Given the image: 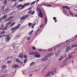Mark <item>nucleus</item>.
I'll return each mask as SVG.
<instances>
[{"label":"nucleus","mask_w":77,"mask_h":77,"mask_svg":"<svg viewBox=\"0 0 77 77\" xmlns=\"http://www.w3.org/2000/svg\"><path fill=\"white\" fill-rule=\"evenodd\" d=\"M56 69L55 68H53L52 69L51 71H48L46 76H45V77H47L48 76L51 77L54 74L56 73Z\"/></svg>","instance_id":"1"},{"label":"nucleus","mask_w":77,"mask_h":77,"mask_svg":"<svg viewBox=\"0 0 77 77\" xmlns=\"http://www.w3.org/2000/svg\"><path fill=\"white\" fill-rule=\"evenodd\" d=\"M30 4V3H26L24 4L23 5H20L16 6V8L22 10L25 7H26L29 5Z\"/></svg>","instance_id":"2"},{"label":"nucleus","mask_w":77,"mask_h":77,"mask_svg":"<svg viewBox=\"0 0 77 77\" xmlns=\"http://www.w3.org/2000/svg\"><path fill=\"white\" fill-rule=\"evenodd\" d=\"M43 14L42 13V11H41L38 14V17H40L43 18Z\"/></svg>","instance_id":"3"},{"label":"nucleus","mask_w":77,"mask_h":77,"mask_svg":"<svg viewBox=\"0 0 77 77\" xmlns=\"http://www.w3.org/2000/svg\"><path fill=\"white\" fill-rule=\"evenodd\" d=\"M20 26V24H19L17 25V26H16L15 27L12 28L11 29V30L17 29Z\"/></svg>","instance_id":"4"},{"label":"nucleus","mask_w":77,"mask_h":77,"mask_svg":"<svg viewBox=\"0 0 77 77\" xmlns=\"http://www.w3.org/2000/svg\"><path fill=\"white\" fill-rule=\"evenodd\" d=\"M29 16V15H26L25 16H24L22 17L21 18L20 20H22L25 19L26 18H27Z\"/></svg>","instance_id":"5"},{"label":"nucleus","mask_w":77,"mask_h":77,"mask_svg":"<svg viewBox=\"0 0 77 77\" xmlns=\"http://www.w3.org/2000/svg\"><path fill=\"white\" fill-rule=\"evenodd\" d=\"M38 54V52H31L29 53V55H33L34 54Z\"/></svg>","instance_id":"6"},{"label":"nucleus","mask_w":77,"mask_h":77,"mask_svg":"<svg viewBox=\"0 0 77 77\" xmlns=\"http://www.w3.org/2000/svg\"><path fill=\"white\" fill-rule=\"evenodd\" d=\"M7 15H5L4 16L2 17V18H1L0 19V22H1L2 19H5L7 17Z\"/></svg>","instance_id":"7"},{"label":"nucleus","mask_w":77,"mask_h":77,"mask_svg":"<svg viewBox=\"0 0 77 77\" xmlns=\"http://www.w3.org/2000/svg\"><path fill=\"white\" fill-rule=\"evenodd\" d=\"M5 38L7 42L9 41L11 39V38L9 36H8Z\"/></svg>","instance_id":"8"},{"label":"nucleus","mask_w":77,"mask_h":77,"mask_svg":"<svg viewBox=\"0 0 77 77\" xmlns=\"http://www.w3.org/2000/svg\"><path fill=\"white\" fill-rule=\"evenodd\" d=\"M34 56L36 58H39L41 57V56L38 54H35V55H34Z\"/></svg>","instance_id":"9"},{"label":"nucleus","mask_w":77,"mask_h":77,"mask_svg":"<svg viewBox=\"0 0 77 77\" xmlns=\"http://www.w3.org/2000/svg\"><path fill=\"white\" fill-rule=\"evenodd\" d=\"M48 60V59L46 57H45L44 58L42 59V60L43 61H46Z\"/></svg>","instance_id":"10"},{"label":"nucleus","mask_w":77,"mask_h":77,"mask_svg":"<svg viewBox=\"0 0 77 77\" xmlns=\"http://www.w3.org/2000/svg\"><path fill=\"white\" fill-rule=\"evenodd\" d=\"M63 9L66 8L67 10H70V8H69L68 6H63Z\"/></svg>","instance_id":"11"},{"label":"nucleus","mask_w":77,"mask_h":77,"mask_svg":"<svg viewBox=\"0 0 77 77\" xmlns=\"http://www.w3.org/2000/svg\"><path fill=\"white\" fill-rule=\"evenodd\" d=\"M71 47H68L66 48L65 50V51L66 52V51H68L69 50L71 49Z\"/></svg>","instance_id":"12"},{"label":"nucleus","mask_w":77,"mask_h":77,"mask_svg":"<svg viewBox=\"0 0 77 77\" xmlns=\"http://www.w3.org/2000/svg\"><path fill=\"white\" fill-rule=\"evenodd\" d=\"M13 18V17H10L8 18L7 20H6L8 21V20H11Z\"/></svg>","instance_id":"13"},{"label":"nucleus","mask_w":77,"mask_h":77,"mask_svg":"<svg viewBox=\"0 0 77 77\" xmlns=\"http://www.w3.org/2000/svg\"><path fill=\"white\" fill-rule=\"evenodd\" d=\"M11 23V21H10L8 23H7L6 24V26L8 27V26Z\"/></svg>","instance_id":"14"},{"label":"nucleus","mask_w":77,"mask_h":77,"mask_svg":"<svg viewBox=\"0 0 77 77\" xmlns=\"http://www.w3.org/2000/svg\"><path fill=\"white\" fill-rule=\"evenodd\" d=\"M9 9H7V10H6L5 11H4L3 14H5L7 13V12H8L9 11Z\"/></svg>","instance_id":"15"},{"label":"nucleus","mask_w":77,"mask_h":77,"mask_svg":"<svg viewBox=\"0 0 77 77\" xmlns=\"http://www.w3.org/2000/svg\"><path fill=\"white\" fill-rule=\"evenodd\" d=\"M19 66H18V65H14L13 66V68H16V67H19Z\"/></svg>","instance_id":"16"},{"label":"nucleus","mask_w":77,"mask_h":77,"mask_svg":"<svg viewBox=\"0 0 77 77\" xmlns=\"http://www.w3.org/2000/svg\"><path fill=\"white\" fill-rule=\"evenodd\" d=\"M20 54V55L19 56H18V57L21 58H23V55H22V54Z\"/></svg>","instance_id":"17"},{"label":"nucleus","mask_w":77,"mask_h":77,"mask_svg":"<svg viewBox=\"0 0 77 77\" xmlns=\"http://www.w3.org/2000/svg\"><path fill=\"white\" fill-rule=\"evenodd\" d=\"M71 47L72 48L77 47V44L73 45Z\"/></svg>","instance_id":"18"},{"label":"nucleus","mask_w":77,"mask_h":77,"mask_svg":"<svg viewBox=\"0 0 77 77\" xmlns=\"http://www.w3.org/2000/svg\"><path fill=\"white\" fill-rule=\"evenodd\" d=\"M8 35H0V38H2V37H6V36H8Z\"/></svg>","instance_id":"19"},{"label":"nucleus","mask_w":77,"mask_h":77,"mask_svg":"<svg viewBox=\"0 0 77 77\" xmlns=\"http://www.w3.org/2000/svg\"><path fill=\"white\" fill-rule=\"evenodd\" d=\"M6 67V65H4L2 66V69H4V68H5Z\"/></svg>","instance_id":"20"},{"label":"nucleus","mask_w":77,"mask_h":77,"mask_svg":"<svg viewBox=\"0 0 77 77\" xmlns=\"http://www.w3.org/2000/svg\"><path fill=\"white\" fill-rule=\"evenodd\" d=\"M37 11L38 12H39V13H40L41 11H42L39 8H37Z\"/></svg>","instance_id":"21"},{"label":"nucleus","mask_w":77,"mask_h":77,"mask_svg":"<svg viewBox=\"0 0 77 77\" xmlns=\"http://www.w3.org/2000/svg\"><path fill=\"white\" fill-rule=\"evenodd\" d=\"M16 23L15 22L14 23L11 24L10 25V27H11L12 26H13Z\"/></svg>","instance_id":"22"},{"label":"nucleus","mask_w":77,"mask_h":77,"mask_svg":"<svg viewBox=\"0 0 77 77\" xmlns=\"http://www.w3.org/2000/svg\"><path fill=\"white\" fill-rule=\"evenodd\" d=\"M15 60H16V61L18 63H20V62L19 59H16Z\"/></svg>","instance_id":"23"},{"label":"nucleus","mask_w":77,"mask_h":77,"mask_svg":"<svg viewBox=\"0 0 77 77\" xmlns=\"http://www.w3.org/2000/svg\"><path fill=\"white\" fill-rule=\"evenodd\" d=\"M5 7V5H3V6H2L1 8V10L2 11L4 9Z\"/></svg>","instance_id":"24"},{"label":"nucleus","mask_w":77,"mask_h":77,"mask_svg":"<svg viewBox=\"0 0 77 77\" xmlns=\"http://www.w3.org/2000/svg\"><path fill=\"white\" fill-rule=\"evenodd\" d=\"M33 32V30H32L31 31L29 32V35L31 34Z\"/></svg>","instance_id":"25"},{"label":"nucleus","mask_w":77,"mask_h":77,"mask_svg":"<svg viewBox=\"0 0 77 77\" xmlns=\"http://www.w3.org/2000/svg\"><path fill=\"white\" fill-rule=\"evenodd\" d=\"M47 21H48L47 18V17H45V23H47Z\"/></svg>","instance_id":"26"},{"label":"nucleus","mask_w":77,"mask_h":77,"mask_svg":"<svg viewBox=\"0 0 77 77\" xmlns=\"http://www.w3.org/2000/svg\"><path fill=\"white\" fill-rule=\"evenodd\" d=\"M32 12V10H31L28 12V13L29 14H30Z\"/></svg>","instance_id":"27"},{"label":"nucleus","mask_w":77,"mask_h":77,"mask_svg":"<svg viewBox=\"0 0 77 77\" xmlns=\"http://www.w3.org/2000/svg\"><path fill=\"white\" fill-rule=\"evenodd\" d=\"M8 26H6V27H4V28H3V29L2 30H6V29H7V27Z\"/></svg>","instance_id":"28"},{"label":"nucleus","mask_w":77,"mask_h":77,"mask_svg":"<svg viewBox=\"0 0 77 77\" xmlns=\"http://www.w3.org/2000/svg\"><path fill=\"white\" fill-rule=\"evenodd\" d=\"M32 24V23H28V26H30Z\"/></svg>","instance_id":"29"},{"label":"nucleus","mask_w":77,"mask_h":77,"mask_svg":"<svg viewBox=\"0 0 77 77\" xmlns=\"http://www.w3.org/2000/svg\"><path fill=\"white\" fill-rule=\"evenodd\" d=\"M35 63V62H32L30 64V66H32V65H33L34 63Z\"/></svg>","instance_id":"30"},{"label":"nucleus","mask_w":77,"mask_h":77,"mask_svg":"<svg viewBox=\"0 0 77 77\" xmlns=\"http://www.w3.org/2000/svg\"><path fill=\"white\" fill-rule=\"evenodd\" d=\"M35 13V11H34L33 12H32L31 15H33Z\"/></svg>","instance_id":"31"},{"label":"nucleus","mask_w":77,"mask_h":77,"mask_svg":"<svg viewBox=\"0 0 77 77\" xmlns=\"http://www.w3.org/2000/svg\"><path fill=\"white\" fill-rule=\"evenodd\" d=\"M24 63H26L27 61V60L25 59V60H24Z\"/></svg>","instance_id":"32"},{"label":"nucleus","mask_w":77,"mask_h":77,"mask_svg":"<svg viewBox=\"0 0 77 77\" xmlns=\"http://www.w3.org/2000/svg\"><path fill=\"white\" fill-rule=\"evenodd\" d=\"M23 57H24L25 58H27V57L26 55H24Z\"/></svg>","instance_id":"33"},{"label":"nucleus","mask_w":77,"mask_h":77,"mask_svg":"<svg viewBox=\"0 0 77 77\" xmlns=\"http://www.w3.org/2000/svg\"><path fill=\"white\" fill-rule=\"evenodd\" d=\"M35 24H33L32 25V29H33L34 28V27L35 26Z\"/></svg>","instance_id":"34"},{"label":"nucleus","mask_w":77,"mask_h":77,"mask_svg":"<svg viewBox=\"0 0 77 77\" xmlns=\"http://www.w3.org/2000/svg\"><path fill=\"white\" fill-rule=\"evenodd\" d=\"M5 32V31L2 32L0 33V34H1L2 33H4Z\"/></svg>","instance_id":"35"},{"label":"nucleus","mask_w":77,"mask_h":77,"mask_svg":"<svg viewBox=\"0 0 77 77\" xmlns=\"http://www.w3.org/2000/svg\"><path fill=\"white\" fill-rule=\"evenodd\" d=\"M32 48L33 50H35L36 49V48L35 46L32 47Z\"/></svg>","instance_id":"36"},{"label":"nucleus","mask_w":77,"mask_h":77,"mask_svg":"<svg viewBox=\"0 0 77 77\" xmlns=\"http://www.w3.org/2000/svg\"><path fill=\"white\" fill-rule=\"evenodd\" d=\"M70 11H69V13L71 14V15L73 16V14Z\"/></svg>","instance_id":"37"},{"label":"nucleus","mask_w":77,"mask_h":77,"mask_svg":"<svg viewBox=\"0 0 77 77\" xmlns=\"http://www.w3.org/2000/svg\"><path fill=\"white\" fill-rule=\"evenodd\" d=\"M11 61H8L7 62V63H11Z\"/></svg>","instance_id":"38"},{"label":"nucleus","mask_w":77,"mask_h":77,"mask_svg":"<svg viewBox=\"0 0 77 77\" xmlns=\"http://www.w3.org/2000/svg\"><path fill=\"white\" fill-rule=\"evenodd\" d=\"M7 0H5L4 1V4H6L7 2Z\"/></svg>","instance_id":"39"},{"label":"nucleus","mask_w":77,"mask_h":77,"mask_svg":"<svg viewBox=\"0 0 77 77\" xmlns=\"http://www.w3.org/2000/svg\"><path fill=\"white\" fill-rule=\"evenodd\" d=\"M3 26H4L3 24L2 25L1 27V28L0 27V30L1 29L3 28Z\"/></svg>","instance_id":"40"},{"label":"nucleus","mask_w":77,"mask_h":77,"mask_svg":"<svg viewBox=\"0 0 77 77\" xmlns=\"http://www.w3.org/2000/svg\"><path fill=\"white\" fill-rule=\"evenodd\" d=\"M72 57V56H71V55H69L68 56V58L69 59V58H70L71 57Z\"/></svg>","instance_id":"41"},{"label":"nucleus","mask_w":77,"mask_h":77,"mask_svg":"<svg viewBox=\"0 0 77 77\" xmlns=\"http://www.w3.org/2000/svg\"><path fill=\"white\" fill-rule=\"evenodd\" d=\"M33 2L31 4V5H32V4H33L34 3H35V2Z\"/></svg>","instance_id":"42"},{"label":"nucleus","mask_w":77,"mask_h":77,"mask_svg":"<svg viewBox=\"0 0 77 77\" xmlns=\"http://www.w3.org/2000/svg\"><path fill=\"white\" fill-rule=\"evenodd\" d=\"M62 56L61 57L60 59H59V60H61L62 59Z\"/></svg>","instance_id":"43"},{"label":"nucleus","mask_w":77,"mask_h":77,"mask_svg":"<svg viewBox=\"0 0 77 77\" xmlns=\"http://www.w3.org/2000/svg\"><path fill=\"white\" fill-rule=\"evenodd\" d=\"M53 19L54 20H55L56 19V17H53Z\"/></svg>","instance_id":"44"},{"label":"nucleus","mask_w":77,"mask_h":77,"mask_svg":"<svg viewBox=\"0 0 77 77\" xmlns=\"http://www.w3.org/2000/svg\"><path fill=\"white\" fill-rule=\"evenodd\" d=\"M53 54V53L50 54H49L48 55V56H51V55H52Z\"/></svg>","instance_id":"45"},{"label":"nucleus","mask_w":77,"mask_h":77,"mask_svg":"<svg viewBox=\"0 0 77 77\" xmlns=\"http://www.w3.org/2000/svg\"><path fill=\"white\" fill-rule=\"evenodd\" d=\"M43 24H42L41 26H40V27L41 28H42V27L43 26Z\"/></svg>","instance_id":"46"},{"label":"nucleus","mask_w":77,"mask_h":77,"mask_svg":"<svg viewBox=\"0 0 77 77\" xmlns=\"http://www.w3.org/2000/svg\"><path fill=\"white\" fill-rule=\"evenodd\" d=\"M30 37H28L27 38V40H29L30 39Z\"/></svg>","instance_id":"47"},{"label":"nucleus","mask_w":77,"mask_h":77,"mask_svg":"<svg viewBox=\"0 0 77 77\" xmlns=\"http://www.w3.org/2000/svg\"><path fill=\"white\" fill-rule=\"evenodd\" d=\"M38 30H39V29H38V30L36 32V33H35V35H37V32L38 31Z\"/></svg>","instance_id":"48"},{"label":"nucleus","mask_w":77,"mask_h":77,"mask_svg":"<svg viewBox=\"0 0 77 77\" xmlns=\"http://www.w3.org/2000/svg\"><path fill=\"white\" fill-rule=\"evenodd\" d=\"M54 21H55V22L56 23L57 22V20L56 19L55 20H54Z\"/></svg>","instance_id":"49"},{"label":"nucleus","mask_w":77,"mask_h":77,"mask_svg":"<svg viewBox=\"0 0 77 77\" xmlns=\"http://www.w3.org/2000/svg\"><path fill=\"white\" fill-rule=\"evenodd\" d=\"M51 6V5H49V4L47 5V7H49V6Z\"/></svg>","instance_id":"50"},{"label":"nucleus","mask_w":77,"mask_h":77,"mask_svg":"<svg viewBox=\"0 0 77 77\" xmlns=\"http://www.w3.org/2000/svg\"><path fill=\"white\" fill-rule=\"evenodd\" d=\"M10 58V57H8L6 58V60H8L9 58Z\"/></svg>","instance_id":"51"},{"label":"nucleus","mask_w":77,"mask_h":77,"mask_svg":"<svg viewBox=\"0 0 77 77\" xmlns=\"http://www.w3.org/2000/svg\"><path fill=\"white\" fill-rule=\"evenodd\" d=\"M8 0L9 1V0ZM12 0L14 2H16L17 0Z\"/></svg>","instance_id":"52"},{"label":"nucleus","mask_w":77,"mask_h":77,"mask_svg":"<svg viewBox=\"0 0 77 77\" xmlns=\"http://www.w3.org/2000/svg\"><path fill=\"white\" fill-rule=\"evenodd\" d=\"M31 9V8H28L27 9V10H30Z\"/></svg>","instance_id":"53"},{"label":"nucleus","mask_w":77,"mask_h":77,"mask_svg":"<svg viewBox=\"0 0 77 77\" xmlns=\"http://www.w3.org/2000/svg\"><path fill=\"white\" fill-rule=\"evenodd\" d=\"M40 0H37L36 2L37 3H38L39 1Z\"/></svg>","instance_id":"54"},{"label":"nucleus","mask_w":77,"mask_h":77,"mask_svg":"<svg viewBox=\"0 0 77 77\" xmlns=\"http://www.w3.org/2000/svg\"><path fill=\"white\" fill-rule=\"evenodd\" d=\"M60 52V51H58L57 52V54H59V53Z\"/></svg>","instance_id":"55"},{"label":"nucleus","mask_w":77,"mask_h":77,"mask_svg":"<svg viewBox=\"0 0 77 77\" xmlns=\"http://www.w3.org/2000/svg\"><path fill=\"white\" fill-rule=\"evenodd\" d=\"M23 0H19V2H22Z\"/></svg>","instance_id":"56"},{"label":"nucleus","mask_w":77,"mask_h":77,"mask_svg":"<svg viewBox=\"0 0 77 77\" xmlns=\"http://www.w3.org/2000/svg\"><path fill=\"white\" fill-rule=\"evenodd\" d=\"M48 50H49V51H51L52 50V49H48Z\"/></svg>","instance_id":"57"},{"label":"nucleus","mask_w":77,"mask_h":77,"mask_svg":"<svg viewBox=\"0 0 77 77\" xmlns=\"http://www.w3.org/2000/svg\"><path fill=\"white\" fill-rule=\"evenodd\" d=\"M70 41H69V40H67L66 41V43L67 42H70Z\"/></svg>","instance_id":"58"},{"label":"nucleus","mask_w":77,"mask_h":77,"mask_svg":"<svg viewBox=\"0 0 77 77\" xmlns=\"http://www.w3.org/2000/svg\"><path fill=\"white\" fill-rule=\"evenodd\" d=\"M15 30H13L12 31V32L13 33L14 32H15Z\"/></svg>","instance_id":"59"},{"label":"nucleus","mask_w":77,"mask_h":77,"mask_svg":"<svg viewBox=\"0 0 77 77\" xmlns=\"http://www.w3.org/2000/svg\"><path fill=\"white\" fill-rule=\"evenodd\" d=\"M39 51H42V49H39Z\"/></svg>","instance_id":"60"},{"label":"nucleus","mask_w":77,"mask_h":77,"mask_svg":"<svg viewBox=\"0 0 77 77\" xmlns=\"http://www.w3.org/2000/svg\"><path fill=\"white\" fill-rule=\"evenodd\" d=\"M55 56H57V54L56 53H55Z\"/></svg>","instance_id":"61"},{"label":"nucleus","mask_w":77,"mask_h":77,"mask_svg":"<svg viewBox=\"0 0 77 77\" xmlns=\"http://www.w3.org/2000/svg\"><path fill=\"white\" fill-rule=\"evenodd\" d=\"M64 66V65L61 66V67H63Z\"/></svg>","instance_id":"62"},{"label":"nucleus","mask_w":77,"mask_h":77,"mask_svg":"<svg viewBox=\"0 0 77 77\" xmlns=\"http://www.w3.org/2000/svg\"><path fill=\"white\" fill-rule=\"evenodd\" d=\"M13 47L14 48L15 47L14 45H13Z\"/></svg>","instance_id":"63"},{"label":"nucleus","mask_w":77,"mask_h":77,"mask_svg":"<svg viewBox=\"0 0 77 77\" xmlns=\"http://www.w3.org/2000/svg\"><path fill=\"white\" fill-rule=\"evenodd\" d=\"M32 74H31V75H30V76H32Z\"/></svg>","instance_id":"64"}]
</instances>
